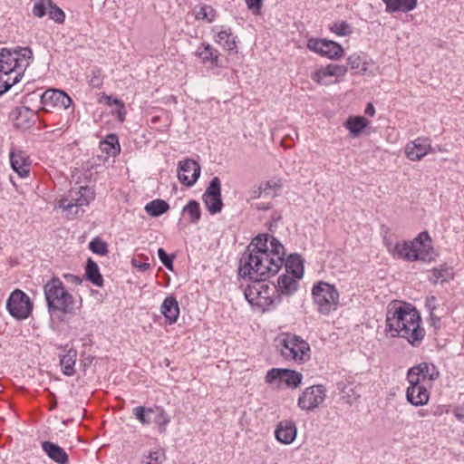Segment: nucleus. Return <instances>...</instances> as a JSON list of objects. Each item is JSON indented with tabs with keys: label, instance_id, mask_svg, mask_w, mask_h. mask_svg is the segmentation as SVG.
<instances>
[{
	"label": "nucleus",
	"instance_id": "obj_44",
	"mask_svg": "<svg viewBox=\"0 0 464 464\" xmlns=\"http://www.w3.org/2000/svg\"><path fill=\"white\" fill-rule=\"evenodd\" d=\"M450 269L447 267L433 268L430 281L433 284H437L439 281L444 282L450 276Z\"/></svg>",
	"mask_w": 464,
	"mask_h": 464
},
{
	"label": "nucleus",
	"instance_id": "obj_45",
	"mask_svg": "<svg viewBox=\"0 0 464 464\" xmlns=\"http://www.w3.org/2000/svg\"><path fill=\"white\" fill-rule=\"evenodd\" d=\"M89 248L94 254L105 256L108 253L107 244L100 238H94L89 244Z\"/></svg>",
	"mask_w": 464,
	"mask_h": 464
},
{
	"label": "nucleus",
	"instance_id": "obj_34",
	"mask_svg": "<svg viewBox=\"0 0 464 464\" xmlns=\"http://www.w3.org/2000/svg\"><path fill=\"white\" fill-rule=\"evenodd\" d=\"M436 297L430 296L426 300V306L430 310V317L428 319V323L430 326L434 328V330H439L441 327V320L440 316L436 313Z\"/></svg>",
	"mask_w": 464,
	"mask_h": 464
},
{
	"label": "nucleus",
	"instance_id": "obj_22",
	"mask_svg": "<svg viewBox=\"0 0 464 464\" xmlns=\"http://www.w3.org/2000/svg\"><path fill=\"white\" fill-rule=\"evenodd\" d=\"M407 401L414 406H422L428 403L430 393L424 385L409 386L406 391Z\"/></svg>",
	"mask_w": 464,
	"mask_h": 464
},
{
	"label": "nucleus",
	"instance_id": "obj_6",
	"mask_svg": "<svg viewBox=\"0 0 464 464\" xmlns=\"http://www.w3.org/2000/svg\"><path fill=\"white\" fill-rule=\"evenodd\" d=\"M269 276H257L250 278L253 282L246 286L244 295L248 303L253 306H257L263 311L268 310L281 302L280 295L276 293L275 285H269L266 282Z\"/></svg>",
	"mask_w": 464,
	"mask_h": 464
},
{
	"label": "nucleus",
	"instance_id": "obj_5",
	"mask_svg": "<svg viewBox=\"0 0 464 464\" xmlns=\"http://www.w3.org/2000/svg\"><path fill=\"white\" fill-rule=\"evenodd\" d=\"M430 243L431 239L429 233L424 231L419 234L412 241L397 243L392 249V255L394 257L407 261L420 260L430 262L435 256Z\"/></svg>",
	"mask_w": 464,
	"mask_h": 464
},
{
	"label": "nucleus",
	"instance_id": "obj_55",
	"mask_svg": "<svg viewBox=\"0 0 464 464\" xmlns=\"http://www.w3.org/2000/svg\"><path fill=\"white\" fill-rule=\"evenodd\" d=\"M145 414H146V420H148V425L152 423L155 420V413H156V406L154 407H145Z\"/></svg>",
	"mask_w": 464,
	"mask_h": 464
},
{
	"label": "nucleus",
	"instance_id": "obj_27",
	"mask_svg": "<svg viewBox=\"0 0 464 464\" xmlns=\"http://www.w3.org/2000/svg\"><path fill=\"white\" fill-rule=\"evenodd\" d=\"M386 5V12H410L417 6V0H382Z\"/></svg>",
	"mask_w": 464,
	"mask_h": 464
},
{
	"label": "nucleus",
	"instance_id": "obj_40",
	"mask_svg": "<svg viewBox=\"0 0 464 464\" xmlns=\"http://www.w3.org/2000/svg\"><path fill=\"white\" fill-rule=\"evenodd\" d=\"M331 32L339 36H347L353 33V28L350 24L345 21H337L330 25Z\"/></svg>",
	"mask_w": 464,
	"mask_h": 464
},
{
	"label": "nucleus",
	"instance_id": "obj_48",
	"mask_svg": "<svg viewBox=\"0 0 464 464\" xmlns=\"http://www.w3.org/2000/svg\"><path fill=\"white\" fill-rule=\"evenodd\" d=\"M407 379L410 386L421 385L420 382L423 381L420 372L416 371L415 366L411 367L407 373Z\"/></svg>",
	"mask_w": 464,
	"mask_h": 464
},
{
	"label": "nucleus",
	"instance_id": "obj_56",
	"mask_svg": "<svg viewBox=\"0 0 464 464\" xmlns=\"http://www.w3.org/2000/svg\"><path fill=\"white\" fill-rule=\"evenodd\" d=\"M448 411H449V410L447 409V407L445 405H438V406L431 408V410H430V413L433 416H441L442 414L447 413Z\"/></svg>",
	"mask_w": 464,
	"mask_h": 464
},
{
	"label": "nucleus",
	"instance_id": "obj_26",
	"mask_svg": "<svg viewBox=\"0 0 464 464\" xmlns=\"http://www.w3.org/2000/svg\"><path fill=\"white\" fill-rule=\"evenodd\" d=\"M215 41L222 45L224 49L237 53L236 37L232 36V32L229 27L221 26V30L218 32Z\"/></svg>",
	"mask_w": 464,
	"mask_h": 464
},
{
	"label": "nucleus",
	"instance_id": "obj_18",
	"mask_svg": "<svg viewBox=\"0 0 464 464\" xmlns=\"http://www.w3.org/2000/svg\"><path fill=\"white\" fill-rule=\"evenodd\" d=\"M14 125L18 129H28L34 123L36 112L28 107H16L12 112Z\"/></svg>",
	"mask_w": 464,
	"mask_h": 464
},
{
	"label": "nucleus",
	"instance_id": "obj_2",
	"mask_svg": "<svg viewBox=\"0 0 464 464\" xmlns=\"http://www.w3.org/2000/svg\"><path fill=\"white\" fill-rule=\"evenodd\" d=\"M421 318L415 307L406 303H392L386 314L385 331L391 337L405 338L412 346H418L425 336L420 326Z\"/></svg>",
	"mask_w": 464,
	"mask_h": 464
},
{
	"label": "nucleus",
	"instance_id": "obj_63",
	"mask_svg": "<svg viewBox=\"0 0 464 464\" xmlns=\"http://www.w3.org/2000/svg\"><path fill=\"white\" fill-rule=\"evenodd\" d=\"M112 104L116 105L117 109L120 108V107H124V103L122 102V101H121L119 99H114L112 101Z\"/></svg>",
	"mask_w": 464,
	"mask_h": 464
},
{
	"label": "nucleus",
	"instance_id": "obj_39",
	"mask_svg": "<svg viewBox=\"0 0 464 464\" xmlns=\"http://www.w3.org/2000/svg\"><path fill=\"white\" fill-rule=\"evenodd\" d=\"M183 213L189 216L192 223H197L200 219L201 211L198 202L196 200H189L188 203L183 208Z\"/></svg>",
	"mask_w": 464,
	"mask_h": 464
},
{
	"label": "nucleus",
	"instance_id": "obj_33",
	"mask_svg": "<svg viewBox=\"0 0 464 464\" xmlns=\"http://www.w3.org/2000/svg\"><path fill=\"white\" fill-rule=\"evenodd\" d=\"M333 76V71L330 64H328L317 69L314 72L312 73L311 78L313 81L321 85H329L334 82L333 81L329 80V78Z\"/></svg>",
	"mask_w": 464,
	"mask_h": 464
},
{
	"label": "nucleus",
	"instance_id": "obj_50",
	"mask_svg": "<svg viewBox=\"0 0 464 464\" xmlns=\"http://www.w3.org/2000/svg\"><path fill=\"white\" fill-rule=\"evenodd\" d=\"M260 186L264 192V196L275 197L276 194H272L271 190L279 188L281 187V184L276 181L268 180L266 181L265 183L260 184Z\"/></svg>",
	"mask_w": 464,
	"mask_h": 464
},
{
	"label": "nucleus",
	"instance_id": "obj_30",
	"mask_svg": "<svg viewBox=\"0 0 464 464\" xmlns=\"http://www.w3.org/2000/svg\"><path fill=\"white\" fill-rule=\"evenodd\" d=\"M368 124L369 121L362 116H351L343 125L353 137H356L362 132Z\"/></svg>",
	"mask_w": 464,
	"mask_h": 464
},
{
	"label": "nucleus",
	"instance_id": "obj_61",
	"mask_svg": "<svg viewBox=\"0 0 464 464\" xmlns=\"http://www.w3.org/2000/svg\"><path fill=\"white\" fill-rule=\"evenodd\" d=\"M430 414H431V413H430V411H429V410H420L418 411V415L421 418L427 417Z\"/></svg>",
	"mask_w": 464,
	"mask_h": 464
},
{
	"label": "nucleus",
	"instance_id": "obj_7",
	"mask_svg": "<svg viewBox=\"0 0 464 464\" xmlns=\"http://www.w3.org/2000/svg\"><path fill=\"white\" fill-rule=\"evenodd\" d=\"M94 192L88 186H81L78 188L70 189L57 202L65 218L73 219L83 215L84 207H87L94 199Z\"/></svg>",
	"mask_w": 464,
	"mask_h": 464
},
{
	"label": "nucleus",
	"instance_id": "obj_11",
	"mask_svg": "<svg viewBox=\"0 0 464 464\" xmlns=\"http://www.w3.org/2000/svg\"><path fill=\"white\" fill-rule=\"evenodd\" d=\"M325 389L323 385L307 387L299 396L297 405L304 411H314L319 407L325 399Z\"/></svg>",
	"mask_w": 464,
	"mask_h": 464
},
{
	"label": "nucleus",
	"instance_id": "obj_17",
	"mask_svg": "<svg viewBox=\"0 0 464 464\" xmlns=\"http://www.w3.org/2000/svg\"><path fill=\"white\" fill-rule=\"evenodd\" d=\"M430 150L429 140L418 138L408 143L405 147V154L410 160L416 161L426 156Z\"/></svg>",
	"mask_w": 464,
	"mask_h": 464
},
{
	"label": "nucleus",
	"instance_id": "obj_28",
	"mask_svg": "<svg viewBox=\"0 0 464 464\" xmlns=\"http://www.w3.org/2000/svg\"><path fill=\"white\" fill-rule=\"evenodd\" d=\"M196 55L206 63H210L211 65H218V53L208 44H202L198 47Z\"/></svg>",
	"mask_w": 464,
	"mask_h": 464
},
{
	"label": "nucleus",
	"instance_id": "obj_36",
	"mask_svg": "<svg viewBox=\"0 0 464 464\" xmlns=\"http://www.w3.org/2000/svg\"><path fill=\"white\" fill-rule=\"evenodd\" d=\"M415 369L418 371V372H420V375H421L423 381H433L439 377V371L432 363L421 362L419 365H416Z\"/></svg>",
	"mask_w": 464,
	"mask_h": 464
},
{
	"label": "nucleus",
	"instance_id": "obj_3",
	"mask_svg": "<svg viewBox=\"0 0 464 464\" xmlns=\"http://www.w3.org/2000/svg\"><path fill=\"white\" fill-rule=\"evenodd\" d=\"M33 60L30 47L0 48V95L22 80Z\"/></svg>",
	"mask_w": 464,
	"mask_h": 464
},
{
	"label": "nucleus",
	"instance_id": "obj_54",
	"mask_svg": "<svg viewBox=\"0 0 464 464\" xmlns=\"http://www.w3.org/2000/svg\"><path fill=\"white\" fill-rule=\"evenodd\" d=\"M248 194L249 199L253 200L261 198L262 195H264V192L261 188V186L259 185L258 187H254L251 190H249Z\"/></svg>",
	"mask_w": 464,
	"mask_h": 464
},
{
	"label": "nucleus",
	"instance_id": "obj_49",
	"mask_svg": "<svg viewBox=\"0 0 464 464\" xmlns=\"http://www.w3.org/2000/svg\"><path fill=\"white\" fill-rule=\"evenodd\" d=\"M158 256L166 268H168L170 271L173 270L174 256H169L163 248L158 249Z\"/></svg>",
	"mask_w": 464,
	"mask_h": 464
},
{
	"label": "nucleus",
	"instance_id": "obj_4",
	"mask_svg": "<svg viewBox=\"0 0 464 464\" xmlns=\"http://www.w3.org/2000/svg\"><path fill=\"white\" fill-rule=\"evenodd\" d=\"M44 292L51 315L75 314L80 305L74 297L65 289L63 283L53 277L44 285Z\"/></svg>",
	"mask_w": 464,
	"mask_h": 464
},
{
	"label": "nucleus",
	"instance_id": "obj_52",
	"mask_svg": "<svg viewBox=\"0 0 464 464\" xmlns=\"http://www.w3.org/2000/svg\"><path fill=\"white\" fill-rule=\"evenodd\" d=\"M330 66L333 71L334 76L337 78L343 77L348 71V68L345 65L330 63Z\"/></svg>",
	"mask_w": 464,
	"mask_h": 464
},
{
	"label": "nucleus",
	"instance_id": "obj_20",
	"mask_svg": "<svg viewBox=\"0 0 464 464\" xmlns=\"http://www.w3.org/2000/svg\"><path fill=\"white\" fill-rule=\"evenodd\" d=\"M11 167L21 178L27 177L30 171L29 158L22 150L10 152Z\"/></svg>",
	"mask_w": 464,
	"mask_h": 464
},
{
	"label": "nucleus",
	"instance_id": "obj_32",
	"mask_svg": "<svg viewBox=\"0 0 464 464\" xmlns=\"http://www.w3.org/2000/svg\"><path fill=\"white\" fill-rule=\"evenodd\" d=\"M101 149L110 156H116L121 151L119 139L116 134H109L101 143Z\"/></svg>",
	"mask_w": 464,
	"mask_h": 464
},
{
	"label": "nucleus",
	"instance_id": "obj_13",
	"mask_svg": "<svg viewBox=\"0 0 464 464\" xmlns=\"http://www.w3.org/2000/svg\"><path fill=\"white\" fill-rule=\"evenodd\" d=\"M307 48L331 60H338L343 55V48L339 44L326 39L310 38Z\"/></svg>",
	"mask_w": 464,
	"mask_h": 464
},
{
	"label": "nucleus",
	"instance_id": "obj_60",
	"mask_svg": "<svg viewBox=\"0 0 464 464\" xmlns=\"http://www.w3.org/2000/svg\"><path fill=\"white\" fill-rule=\"evenodd\" d=\"M364 112H365V114H367L369 116H373L375 113V109H374L373 105L372 103H368L365 108Z\"/></svg>",
	"mask_w": 464,
	"mask_h": 464
},
{
	"label": "nucleus",
	"instance_id": "obj_10",
	"mask_svg": "<svg viewBox=\"0 0 464 464\" xmlns=\"http://www.w3.org/2000/svg\"><path fill=\"white\" fill-rule=\"evenodd\" d=\"M6 309L13 317L23 320L30 315L33 310V304L25 293L16 289L12 292L7 299Z\"/></svg>",
	"mask_w": 464,
	"mask_h": 464
},
{
	"label": "nucleus",
	"instance_id": "obj_21",
	"mask_svg": "<svg viewBox=\"0 0 464 464\" xmlns=\"http://www.w3.org/2000/svg\"><path fill=\"white\" fill-rule=\"evenodd\" d=\"M160 312L164 315L166 323L173 324L179 315V305L175 296H167L160 306Z\"/></svg>",
	"mask_w": 464,
	"mask_h": 464
},
{
	"label": "nucleus",
	"instance_id": "obj_64",
	"mask_svg": "<svg viewBox=\"0 0 464 464\" xmlns=\"http://www.w3.org/2000/svg\"><path fill=\"white\" fill-rule=\"evenodd\" d=\"M272 221L276 223L277 221H279L281 219V216L279 214H273L272 217Z\"/></svg>",
	"mask_w": 464,
	"mask_h": 464
},
{
	"label": "nucleus",
	"instance_id": "obj_35",
	"mask_svg": "<svg viewBox=\"0 0 464 464\" xmlns=\"http://www.w3.org/2000/svg\"><path fill=\"white\" fill-rule=\"evenodd\" d=\"M169 208V204L162 199H154L145 206L146 212L151 217H160Z\"/></svg>",
	"mask_w": 464,
	"mask_h": 464
},
{
	"label": "nucleus",
	"instance_id": "obj_37",
	"mask_svg": "<svg viewBox=\"0 0 464 464\" xmlns=\"http://www.w3.org/2000/svg\"><path fill=\"white\" fill-rule=\"evenodd\" d=\"M195 11V18L197 20H204L208 23H211L217 16L216 10L208 5L203 4L197 7Z\"/></svg>",
	"mask_w": 464,
	"mask_h": 464
},
{
	"label": "nucleus",
	"instance_id": "obj_57",
	"mask_svg": "<svg viewBox=\"0 0 464 464\" xmlns=\"http://www.w3.org/2000/svg\"><path fill=\"white\" fill-rule=\"evenodd\" d=\"M454 415L459 420H462L464 419V402L460 405L455 407Z\"/></svg>",
	"mask_w": 464,
	"mask_h": 464
},
{
	"label": "nucleus",
	"instance_id": "obj_62",
	"mask_svg": "<svg viewBox=\"0 0 464 464\" xmlns=\"http://www.w3.org/2000/svg\"><path fill=\"white\" fill-rule=\"evenodd\" d=\"M141 271H146L150 269V265L149 263H141L139 266H137Z\"/></svg>",
	"mask_w": 464,
	"mask_h": 464
},
{
	"label": "nucleus",
	"instance_id": "obj_1",
	"mask_svg": "<svg viewBox=\"0 0 464 464\" xmlns=\"http://www.w3.org/2000/svg\"><path fill=\"white\" fill-rule=\"evenodd\" d=\"M284 256L285 249L279 240L268 234L258 235L239 260L238 276L243 278L275 276L283 266Z\"/></svg>",
	"mask_w": 464,
	"mask_h": 464
},
{
	"label": "nucleus",
	"instance_id": "obj_25",
	"mask_svg": "<svg viewBox=\"0 0 464 464\" xmlns=\"http://www.w3.org/2000/svg\"><path fill=\"white\" fill-rule=\"evenodd\" d=\"M285 274L295 275V278H302L304 275V260L297 254L290 255L286 259L284 257Z\"/></svg>",
	"mask_w": 464,
	"mask_h": 464
},
{
	"label": "nucleus",
	"instance_id": "obj_53",
	"mask_svg": "<svg viewBox=\"0 0 464 464\" xmlns=\"http://www.w3.org/2000/svg\"><path fill=\"white\" fill-rule=\"evenodd\" d=\"M247 7L254 14H258L262 7L263 0H246Z\"/></svg>",
	"mask_w": 464,
	"mask_h": 464
},
{
	"label": "nucleus",
	"instance_id": "obj_19",
	"mask_svg": "<svg viewBox=\"0 0 464 464\" xmlns=\"http://www.w3.org/2000/svg\"><path fill=\"white\" fill-rule=\"evenodd\" d=\"M296 427L292 420H282L277 424L275 430L276 440L284 444L292 443L296 437Z\"/></svg>",
	"mask_w": 464,
	"mask_h": 464
},
{
	"label": "nucleus",
	"instance_id": "obj_12",
	"mask_svg": "<svg viewBox=\"0 0 464 464\" xmlns=\"http://www.w3.org/2000/svg\"><path fill=\"white\" fill-rule=\"evenodd\" d=\"M303 379V375L294 370L289 369H279L273 368L269 370L266 375V382L270 384L277 382V386L280 383H285L287 387L296 388L300 385Z\"/></svg>",
	"mask_w": 464,
	"mask_h": 464
},
{
	"label": "nucleus",
	"instance_id": "obj_29",
	"mask_svg": "<svg viewBox=\"0 0 464 464\" xmlns=\"http://www.w3.org/2000/svg\"><path fill=\"white\" fill-rule=\"evenodd\" d=\"M77 351L69 349L65 354L61 355L60 364L63 374L72 376L75 373L74 365L76 363Z\"/></svg>",
	"mask_w": 464,
	"mask_h": 464
},
{
	"label": "nucleus",
	"instance_id": "obj_23",
	"mask_svg": "<svg viewBox=\"0 0 464 464\" xmlns=\"http://www.w3.org/2000/svg\"><path fill=\"white\" fill-rule=\"evenodd\" d=\"M298 279L299 278H295V275H281L277 279V285H275L277 295H293L298 288Z\"/></svg>",
	"mask_w": 464,
	"mask_h": 464
},
{
	"label": "nucleus",
	"instance_id": "obj_51",
	"mask_svg": "<svg viewBox=\"0 0 464 464\" xmlns=\"http://www.w3.org/2000/svg\"><path fill=\"white\" fill-rule=\"evenodd\" d=\"M145 412L146 411H145L144 406H137V407L133 408V410H132V414L143 426L148 425V420H146Z\"/></svg>",
	"mask_w": 464,
	"mask_h": 464
},
{
	"label": "nucleus",
	"instance_id": "obj_46",
	"mask_svg": "<svg viewBox=\"0 0 464 464\" xmlns=\"http://www.w3.org/2000/svg\"><path fill=\"white\" fill-rule=\"evenodd\" d=\"M348 65L353 70H361L365 72L367 70L366 63L362 61L361 55L353 53L347 59Z\"/></svg>",
	"mask_w": 464,
	"mask_h": 464
},
{
	"label": "nucleus",
	"instance_id": "obj_38",
	"mask_svg": "<svg viewBox=\"0 0 464 464\" xmlns=\"http://www.w3.org/2000/svg\"><path fill=\"white\" fill-rule=\"evenodd\" d=\"M170 421V417L165 411V410L160 406H156V413L155 420L153 423L158 426V430L160 433H164L166 431L167 426Z\"/></svg>",
	"mask_w": 464,
	"mask_h": 464
},
{
	"label": "nucleus",
	"instance_id": "obj_42",
	"mask_svg": "<svg viewBox=\"0 0 464 464\" xmlns=\"http://www.w3.org/2000/svg\"><path fill=\"white\" fill-rule=\"evenodd\" d=\"M165 459L164 453L160 450L150 451L141 460V464H161Z\"/></svg>",
	"mask_w": 464,
	"mask_h": 464
},
{
	"label": "nucleus",
	"instance_id": "obj_14",
	"mask_svg": "<svg viewBox=\"0 0 464 464\" xmlns=\"http://www.w3.org/2000/svg\"><path fill=\"white\" fill-rule=\"evenodd\" d=\"M202 198L210 214L214 215L222 210L221 181L218 177H214L210 180Z\"/></svg>",
	"mask_w": 464,
	"mask_h": 464
},
{
	"label": "nucleus",
	"instance_id": "obj_9",
	"mask_svg": "<svg viewBox=\"0 0 464 464\" xmlns=\"http://www.w3.org/2000/svg\"><path fill=\"white\" fill-rule=\"evenodd\" d=\"M312 295L321 314H328L337 308L339 293L334 285L321 281L313 286Z\"/></svg>",
	"mask_w": 464,
	"mask_h": 464
},
{
	"label": "nucleus",
	"instance_id": "obj_47",
	"mask_svg": "<svg viewBox=\"0 0 464 464\" xmlns=\"http://www.w3.org/2000/svg\"><path fill=\"white\" fill-rule=\"evenodd\" d=\"M48 9H49V7H48L47 0L46 1L40 0L39 2H36L34 5L33 14L34 16L42 18L46 14H48Z\"/></svg>",
	"mask_w": 464,
	"mask_h": 464
},
{
	"label": "nucleus",
	"instance_id": "obj_59",
	"mask_svg": "<svg viewBox=\"0 0 464 464\" xmlns=\"http://www.w3.org/2000/svg\"><path fill=\"white\" fill-rule=\"evenodd\" d=\"M255 208L257 209V210H267V209H270L271 208V204L270 203H256L255 205Z\"/></svg>",
	"mask_w": 464,
	"mask_h": 464
},
{
	"label": "nucleus",
	"instance_id": "obj_8",
	"mask_svg": "<svg viewBox=\"0 0 464 464\" xmlns=\"http://www.w3.org/2000/svg\"><path fill=\"white\" fill-rule=\"evenodd\" d=\"M280 352L284 358L304 363L310 359V346L300 336L285 334L280 341Z\"/></svg>",
	"mask_w": 464,
	"mask_h": 464
},
{
	"label": "nucleus",
	"instance_id": "obj_24",
	"mask_svg": "<svg viewBox=\"0 0 464 464\" xmlns=\"http://www.w3.org/2000/svg\"><path fill=\"white\" fill-rule=\"evenodd\" d=\"M42 449L46 455L53 461L58 464H67L69 462L68 454L59 445L51 442L44 441L42 443Z\"/></svg>",
	"mask_w": 464,
	"mask_h": 464
},
{
	"label": "nucleus",
	"instance_id": "obj_43",
	"mask_svg": "<svg viewBox=\"0 0 464 464\" xmlns=\"http://www.w3.org/2000/svg\"><path fill=\"white\" fill-rule=\"evenodd\" d=\"M89 78V84L93 88H100L103 82V74L101 68H93L91 71Z\"/></svg>",
	"mask_w": 464,
	"mask_h": 464
},
{
	"label": "nucleus",
	"instance_id": "obj_31",
	"mask_svg": "<svg viewBox=\"0 0 464 464\" xmlns=\"http://www.w3.org/2000/svg\"><path fill=\"white\" fill-rule=\"evenodd\" d=\"M85 275L89 281L96 286H102L103 278L100 273L98 265L91 258L88 259L85 266Z\"/></svg>",
	"mask_w": 464,
	"mask_h": 464
},
{
	"label": "nucleus",
	"instance_id": "obj_41",
	"mask_svg": "<svg viewBox=\"0 0 464 464\" xmlns=\"http://www.w3.org/2000/svg\"><path fill=\"white\" fill-rule=\"evenodd\" d=\"M47 4L49 17L58 24H63L65 19L64 12L51 0H47Z\"/></svg>",
	"mask_w": 464,
	"mask_h": 464
},
{
	"label": "nucleus",
	"instance_id": "obj_15",
	"mask_svg": "<svg viewBox=\"0 0 464 464\" xmlns=\"http://www.w3.org/2000/svg\"><path fill=\"white\" fill-rule=\"evenodd\" d=\"M42 110L49 111L52 107H58L60 109H68L72 103V99L63 92L60 90H47L41 95Z\"/></svg>",
	"mask_w": 464,
	"mask_h": 464
},
{
	"label": "nucleus",
	"instance_id": "obj_58",
	"mask_svg": "<svg viewBox=\"0 0 464 464\" xmlns=\"http://www.w3.org/2000/svg\"><path fill=\"white\" fill-rule=\"evenodd\" d=\"M116 114H117L116 117H117L118 121L121 122H123L125 120V115H126L125 106L118 108Z\"/></svg>",
	"mask_w": 464,
	"mask_h": 464
},
{
	"label": "nucleus",
	"instance_id": "obj_16",
	"mask_svg": "<svg viewBox=\"0 0 464 464\" xmlns=\"http://www.w3.org/2000/svg\"><path fill=\"white\" fill-rule=\"evenodd\" d=\"M200 176L199 164L191 159L179 162L178 179L187 187L193 186Z\"/></svg>",
	"mask_w": 464,
	"mask_h": 464
}]
</instances>
